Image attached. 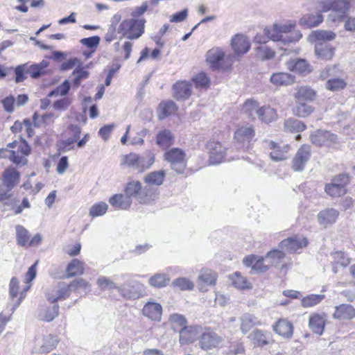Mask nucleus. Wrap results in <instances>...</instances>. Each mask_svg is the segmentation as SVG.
I'll use <instances>...</instances> for the list:
<instances>
[{
  "label": "nucleus",
  "instance_id": "obj_1",
  "mask_svg": "<svg viewBox=\"0 0 355 355\" xmlns=\"http://www.w3.org/2000/svg\"><path fill=\"white\" fill-rule=\"evenodd\" d=\"M37 261H36L28 268L25 276L26 286L23 288L20 287L19 281L17 277H13L11 278L9 283L8 291L9 300L12 306L11 314H12L15 310L19 307V306L26 297L28 291L31 288V282L35 277L37 274Z\"/></svg>",
  "mask_w": 355,
  "mask_h": 355
},
{
  "label": "nucleus",
  "instance_id": "obj_2",
  "mask_svg": "<svg viewBox=\"0 0 355 355\" xmlns=\"http://www.w3.org/2000/svg\"><path fill=\"white\" fill-rule=\"evenodd\" d=\"M295 24L292 23H275L272 26L264 28V34L268 39L284 45L296 43L302 37L299 31H293Z\"/></svg>",
  "mask_w": 355,
  "mask_h": 355
},
{
  "label": "nucleus",
  "instance_id": "obj_3",
  "mask_svg": "<svg viewBox=\"0 0 355 355\" xmlns=\"http://www.w3.org/2000/svg\"><path fill=\"white\" fill-rule=\"evenodd\" d=\"M8 148L5 152L8 153L9 159L17 165H25L27 163L26 157L31 153V147L25 139L14 141L7 146Z\"/></svg>",
  "mask_w": 355,
  "mask_h": 355
},
{
  "label": "nucleus",
  "instance_id": "obj_4",
  "mask_svg": "<svg viewBox=\"0 0 355 355\" xmlns=\"http://www.w3.org/2000/svg\"><path fill=\"white\" fill-rule=\"evenodd\" d=\"M320 8L322 12L331 10L335 12L334 15H329V18L333 21H341L350 8V1L349 0H322Z\"/></svg>",
  "mask_w": 355,
  "mask_h": 355
},
{
  "label": "nucleus",
  "instance_id": "obj_5",
  "mask_svg": "<svg viewBox=\"0 0 355 355\" xmlns=\"http://www.w3.org/2000/svg\"><path fill=\"white\" fill-rule=\"evenodd\" d=\"M145 22L144 19H126L120 24L118 31L129 40L137 39L144 33Z\"/></svg>",
  "mask_w": 355,
  "mask_h": 355
},
{
  "label": "nucleus",
  "instance_id": "obj_6",
  "mask_svg": "<svg viewBox=\"0 0 355 355\" xmlns=\"http://www.w3.org/2000/svg\"><path fill=\"white\" fill-rule=\"evenodd\" d=\"M44 69V61L42 60L38 64H30L28 62L17 66L15 68V82H23L29 74L33 78H37L43 73Z\"/></svg>",
  "mask_w": 355,
  "mask_h": 355
},
{
  "label": "nucleus",
  "instance_id": "obj_7",
  "mask_svg": "<svg viewBox=\"0 0 355 355\" xmlns=\"http://www.w3.org/2000/svg\"><path fill=\"white\" fill-rule=\"evenodd\" d=\"M70 290L65 283H60L55 293L49 297V301L52 304L51 310L46 312V321L53 320L58 315L59 306L56 304L58 300H64L69 296Z\"/></svg>",
  "mask_w": 355,
  "mask_h": 355
},
{
  "label": "nucleus",
  "instance_id": "obj_8",
  "mask_svg": "<svg viewBox=\"0 0 355 355\" xmlns=\"http://www.w3.org/2000/svg\"><path fill=\"white\" fill-rule=\"evenodd\" d=\"M166 161L170 163L171 168L178 173H182L187 166L186 154L178 148H173L164 154Z\"/></svg>",
  "mask_w": 355,
  "mask_h": 355
},
{
  "label": "nucleus",
  "instance_id": "obj_9",
  "mask_svg": "<svg viewBox=\"0 0 355 355\" xmlns=\"http://www.w3.org/2000/svg\"><path fill=\"white\" fill-rule=\"evenodd\" d=\"M199 345L202 349L209 352L225 346V339L214 331L207 330L199 337Z\"/></svg>",
  "mask_w": 355,
  "mask_h": 355
},
{
  "label": "nucleus",
  "instance_id": "obj_10",
  "mask_svg": "<svg viewBox=\"0 0 355 355\" xmlns=\"http://www.w3.org/2000/svg\"><path fill=\"white\" fill-rule=\"evenodd\" d=\"M15 228L17 243L19 246L25 248L36 247L42 243V238L40 234H35L31 238L28 230L23 226L18 225Z\"/></svg>",
  "mask_w": 355,
  "mask_h": 355
},
{
  "label": "nucleus",
  "instance_id": "obj_11",
  "mask_svg": "<svg viewBox=\"0 0 355 355\" xmlns=\"http://www.w3.org/2000/svg\"><path fill=\"white\" fill-rule=\"evenodd\" d=\"M349 182L347 174H340L332 180L331 184L325 186V192L332 197H340L346 193L345 186Z\"/></svg>",
  "mask_w": 355,
  "mask_h": 355
},
{
  "label": "nucleus",
  "instance_id": "obj_12",
  "mask_svg": "<svg viewBox=\"0 0 355 355\" xmlns=\"http://www.w3.org/2000/svg\"><path fill=\"white\" fill-rule=\"evenodd\" d=\"M119 293L127 299H137L140 297L144 292V286L135 281L128 282L118 288Z\"/></svg>",
  "mask_w": 355,
  "mask_h": 355
},
{
  "label": "nucleus",
  "instance_id": "obj_13",
  "mask_svg": "<svg viewBox=\"0 0 355 355\" xmlns=\"http://www.w3.org/2000/svg\"><path fill=\"white\" fill-rule=\"evenodd\" d=\"M311 156V147L309 145H302L297 151L292 161V168L295 171L300 172L304 167Z\"/></svg>",
  "mask_w": 355,
  "mask_h": 355
},
{
  "label": "nucleus",
  "instance_id": "obj_14",
  "mask_svg": "<svg viewBox=\"0 0 355 355\" xmlns=\"http://www.w3.org/2000/svg\"><path fill=\"white\" fill-rule=\"evenodd\" d=\"M307 243L308 241L306 238L302 236H295L282 241L279 247L282 250H285L289 253H294L299 249L305 248Z\"/></svg>",
  "mask_w": 355,
  "mask_h": 355
},
{
  "label": "nucleus",
  "instance_id": "obj_15",
  "mask_svg": "<svg viewBox=\"0 0 355 355\" xmlns=\"http://www.w3.org/2000/svg\"><path fill=\"white\" fill-rule=\"evenodd\" d=\"M310 139L312 144L318 146L330 145L338 142V137L336 135L329 131L322 130H317L311 134Z\"/></svg>",
  "mask_w": 355,
  "mask_h": 355
},
{
  "label": "nucleus",
  "instance_id": "obj_16",
  "mask_svg": "<svg viewBox=\"0 0 355 355\" xmlns=\"http://www.w3.org/2000/svg\"><path fill=\"white\" fill-rule=\"evenodd\" d=\"M10 130L15 135H19L20 140L25 139V138L32 137L35 132L33 129V124L30 119H26L22 121H16L10 127Z\"/></svg>",
  "mask_w": 355,
  "mask_h": 355
},
{
  "label": "nucleus",
  "instance_id": "obj_17",
  "mask_svg": "<svg viewBox=\"0 0 355 355\" xmlns=\"http://www.w3.org/2000/svg\"><path fill=\"white\" fill-rule=\"evenodd\" d=\"M207 150L209 154V162L211 164H218L223 162L225 149L220 143L211 140L206 145Z\"/></svg>",
  "mask_w": 355,
  "mask_h": 355
},
{
  "label": "nucleus",
  "instance_id": "obj_18",
  "mask_svg": "<svg viewBox=\"0 0 355 355\" xmlns=\"http://www.w3.org/2000/svg\"><path fill=\"white\" fill-rule=\"evenodd\" d=\"M248 338L258 347L267 345L273 342L270 332L258 329L253 330L248 335Z\"/></svg>",
  "mask_w": 355,
  "mask_h": 355
},
{
  "label": "nucleus",
  "instance_id": "obj_19",
  "mask_svg": "<svg viewBox=\"0 0 355 355\" xmlns=\"http://www.w3.org/2000/svg\"><path fill=\"white\" fill-rule=\"evenodd\" d=\"M254 137V131L251 126L241 127L234 134L236 141L245 148L248 147V144L250 143Z\"/></svg>",
  "mask_w": 355,
  "mask_h": 355
},
{
  "label": "nucleus",
  "instance_id": "obj_20",
  "mask_svg": "<svg viewBox=\"0 0 355 355\" xmlns=\"http://www.w3.org/2000/svg\"><path fill=\"white\" fill-rule=\"evenodd\" d=\"M338 214V211L332 208L322 210L317 215L318 222L321 226L326 228L335 223Z\"/></svg>",
  "mask_w": 355,
  "mask_h": 355
},
{
  "label": "nucleus",
  "instance_id": "obj_21",
  "mask_svg": "<svg viewBox=\"0 0 355 355\" xmlns=\"http://www.w3.org/2000/svg\"><path fill=\"white\" fill-rule=\"evenodd\" d=\"M3 182L7 190L12 189L19 182V173L12 166L8 167L2 174Z\"/></svg>",
  "mask_w": 355,
  "mask_h": 355
},
{
  "label": "nucleus",
  "instance_id": "obj_22",
  "mask_svg": "<svg viewBox=\"0 0 355 355\" xmlns=\"http://www.w3.org/2000/svg\"><path fill=\"white\" fill-rule=\"evenodd\" d=\"M326 320L324 313H313L310 315L309 326L314 334L320 336L324 331Z\"/></svg>",
  "mask_w": 355,
  "mask_h": 355
},
{
  "label": "nucleus",
  "instance_id": "obj_23",
  "mask_svg": "<svg viewBox=\"0 0 355 355\" xmlns=\"http://www.w3.org/2000/svg\"><path fill=\"white\" fill-rule=\"evenodd\" d=\"M335 49L330 44L319 42L315 45V53L318 59L330 60L334 55Z\"/></svg>",
  "mask_w": 355,
  "mask_h": 355
},
{
  "label": "nucleus",
  "instance_id": "obj_24",
  "mask_svg": "<svg viewBox=\"0 0 355 355\" xmlns=\"http://www.w3.org/2000/svg\"><path fill=\"white\" fill-rule=\"evenodd\" d=\"M162 307L155 302H148L142 309V313L146 317L153 320L159 321L162 317Z\"/></svg>",
  "mask_w": 355,
  "mask_h": 355
},
{
  "label": "nucleus",
  "instance_id": "obj_25",
  "mask_svg": "<svg viewBox=\"0 0 355 355\" xmlns=\"http://www.w3.org/2000/svg\"><path fill=\"white\" fill-rule=\"evenodd\" d=\"M355 317V309L351 304H343L335 307L333 318L340 320H352Z\"/></svg>",
  "mask_w": 355,
  "mask_h": 355
},
{
  "label": "nucleus",
  "instance_id": "obj_26",
  "mask_svg": "<svg viewBox=\"0 0 355 355\" xmlns=\"http://www.w3.org/2000/svg\"><path fill=\"white\" fill-rule=\"evenodd\" d=\"M231 44L235 53L237 55L247 53L250 46L248 38L240 34L236 35L232 39Z\"/></svg>",
  "mask_w": 355,
  "mask_h": 355
},
{
  "label": "nucleus",
  "instance_id": "obj_27",
  "mask_svg": "<svg viewBox=\"0 0 355 355\" xmlns=\"http://www.w3.org/2000/svg\"><path fill=\"white\" fill-rule=\"evenodd\" d=\"M173 88L177 100H185L191 95L192 85L186 81L176 83Z\"/></svg>",
  "mask_w": 355,
  "mask_h": 355
},
{
  "label": "nucleus",
  "instance_id": "obj_28",
  "mask_svg": "<svg viewBox=\"0 0 355 355\" xmlns=\"http://www.w3.org/2000/svg\"><path fill=\"white\" fill-rule=\"evenodd\" d=\"M270 81L277 87L288 86L294 83L295 76L286 72H277L271 75Z\"/></svg>",
  "mask_w": 355,
  "mask_h": 355
},
{
  "label": "nucleus",
  "instance_id": "obj_29",
  "mask_svg": "<svg viewBox=\"0 0 355 355\" xmlns=\"http://www.w3.org/2000/svg\"><path fill=\"white\" fill-rule=\"evenodd\" d=\"M268 146L272 150L270 152V157L275 162L282 161L287 158V154L290 150V146L286 144L283 147H280L273 141L268 143Z\"/></svg>",
  "mask_w": 355,
  "mask_h": 355
},
{
  "label": "nucleus",
  "instance_id": "obj_30",
  "mask_svg": "<svg viewBox=\"0 0 355 355\" xmlns=\"http://www.w3.org/2000/svg\"><path fill=\"white\" fill-rule=\"evenodd\" d=\"M272 327L274 331L282 337L291 338L293 336V324L286 319L279 320Z\"/></svg>",
  "mask_w": 355,
  "mask_h": 355
},
{
  "label": "nucleus",
  "instance_id": "obj_31",
  "mask_svg": "<svg viewBox=\"0 0 355 355\" xmlns=\"http://www.w3.org/2000/svg\"><path fill=\"white\" fill-rule=\"evenodd\" d=\"M224 57L225 53L221 49L212 48L207 53L206 61L211 64L212 68L218 69Z\"/></svg>",
  "mask_w": 355,
  "mask_h": 355
},
{
  "label": "nucleus",
  "instance_id": "obj_32",
  "mask_svg": "<svg viewBox=\"0 0 355 355\" xmlns=\"http://www.w3.org/2000/svg\"><path fill=\"white\" fill-rule=\"evenodd\" d=\"M155 162V155L151 152H148L142 155H137L136 171L142 173L149 168Z\"/></svg>",
  "mask_w": 355,
  "mask_h": 355
},
{
  "label": "nucleus",
  "instance_id": "obj_33",
  "mask_svg": "<svg viewBox=\"0 0 355 355\" xmlns=\"http://www.w3.org/2000/svg\"><path fill=\"white\" fill-rule=\"evenodd\" d=\"M230 279L233 286L239 290H250L252 288V284L247 278L240 272H236L230 275Z\"/></svg>",
  "mask_w": 355,
  "mask_h": 355
},
{
  "label": "nucleus",
  "instance_id": "obj_34",
  "mask_svg": "<svg viewBox=\"0 0 355 355\" xmlns=\"http://www.w3.org/2000/svg\"><path fill=\"white\" fill-rule=\"evenodd\" d=\"M198 337L196 327H184L180 331V342L182 345L193 343Z\"/></svg>",
  "mask_w": 355,
  "mask_h": 355
},
{
  "label": "nucleus",
  "instance_id": "obj_35",
  "mask_svg": "<svg viewBox=\"0 0 355 355\" xmlns=\"http://www.w3.org/2000/svg\"><path fill=\"white\" fill-rule=\"evenodd\" d=\"M241 331L243 334L248 332L254 326L261 324L260 321L253 314L246 313L241 318Z\"/></svg>",
  "mask_w": 355,
  "mask_h": 355
},
{
  "label": "nucleus",
  "instance_id": "obj_36",
  "mask_svg": "<svg viewBox=\"0 0 355 355\" xmlns=\"http://www.w3.org/2000/svg\"><path fill=\"white\" fill-rule=\"evenodd\" d=\"M257 116L261 121L268 123L277 119V113L275 109L270 106H263L257 110Z\"/></svg>",
  "mask_w": 355,
  "mask_h": 355
},
{
  "label": "nucleus",
  "instance_id": "obj_37",
  "mask_svg": "<svg viewBox=\"0 0 355 355\" xmlns=\"http://www.w3.org/2000/svg\"><path fill=\"white\" fill-rule=\"evenodd\" d=\"M177 110L175 103L172 101H163L158 107V119L163 120L169 115L175 113Z\"/></svg>",
  "mask_w": 355,
  "mask_h": 355
},
{
  "label": "nucleus",
  "instance_id": "obj_38",
  "mask_svg": "<svg viewBox=\"0 0 355 355\" xmlns=\"http://www.w3.org/2000/svg\"><path fill=\"white\" fill-rule=\"evenodd\" d=\"M287 65L291 71L300 74H306L310 72V65L304 59L291 60Z\"/></svg>",
  "mask_w": 355,
  "mask_h": 355
},
{
  "label": "nucleus",
  "instance_id": "obj_39",
  "mask_svg": "<svg viewBox=\"0 0 355 355\" xmlns=\"http://www.w3.org/2000/svg\"><path fill=\"white\" fill-rule=\"evenodd\" d=\"M109 202L116 208L126 209L132 204V200L126 195L116 194L109 199Z\"/></svg>",
  "mask_w": 355,
  "mask_h": 355
},
{
  "label": "nucleus",
  "instance_id": "obj_40",
  "mask_svg": "<svg viewBox=\"0 0 355 355\" xmlns=\"http://www.w3.org/2000/svg\"><path fill=\"white\" fill-rule=\"evenodd\" d=\"M313 110L314 108L311 105L302 101H296L295 105L293 109V113L298 117L305 118L309 116Z\"/></svg>",
  "mask_w": 355,
  "mask_h": 355
},
{
  "label": "nucleus",
  "instance_id": "obj_41",
  "mask_svg": "<svg viewBox=\"0 0 355 355\" xmlns=\"http://www.w3.org/2000/svg\"><path fill=\"white\" fill-rule=\"evenodd\" d=\"M174 137L169 130H163L158 132L156 142L162 148H166L173 144Z\"/></svg>",
  "mask_w": 355,
  "mask_h": 355
},
{
  "label": "nucleus",
  "instance_id": "obj_42",
  "mask_svg": "<svg viewBox=\"0 0 355 355\" xmlns=\"http://www.w3.org/2000/svg\"><path fill=\"white\" fill-rule=\"evenodd\" d=\"M316 96L315 92L308 86L300 87L296 93L295 94V98L296 101H312L315 99Z\"/></svg>",
  "mask_w": 355,
  "mask_h": 355
},
{
  "label": "nucleus",
  "instance_id": "obj_43",
  "mask_svg": "<svg viewBox=\"0 0 355 355\" xmlns=\"http://www.w3.org/2000/svg\"><path fill=\"white\" fill-rule=\"evenodd\" d=\"M336 36V33L331 31L317 30L311 34L310 40L317 43L322 41H332Z\"/></svg>",
  "mask_w": 355,
  "mask_h": 355
},
{
  "label": "nucleus",
  "instance_id": "obj_44",
  "mask_svg": "<svg viewBox=\"0 0 355 355\" xmlns=\"http://www.w3.org/2000/svg\"><path fill=\"white\" fill-rule=\"evenodd\" d=\"M323 21V16L320 13L304 15L300 21L301 25L306 27H314L318 26Z\"/></svg>",
  "mask_w": 355,
  "mask_h": 355
},
{
  "label": "nucleus",
  "instance_id": "obj_45",
  "mask_svg": "<svg viewBox=\"0 0 355 355\" xmlns=\"http://www.w3.org/2000/svg\"><path fill=\"white\" fill-rule=\"evenodd\" d=\"M66 272L67 277L81 275L84 272V263L78 259H74L68 264Z\"/></svg>",
  "mask_w": 355,
  "mask_h": 355
},
{
  "label": "nucleus",
  "instance_id": "obj_46",
  "mask_svg": "<svg viewBox=\"0 0 355 355\" xmlns=\"http://www.w3.org/2000/svg\"><path fill=\"white\" fill-rule=\"evenodd\" d=\"M157 196V192L155 189L149 187H144L140 189V191L137 198V200L141 204L148 203L153 200Z\"/></svg>",
  "mask_w": 355,
  "mask_h": 355
},
{
  "label": "nucleus",
  "instance_id": "obj_47",
  "mask_svg": "<svg viewBox=\"0 0 355 355\" xmlns=\"http://www.w3.org/2000/svg\"><path fill=\"white\" fill-rule=\"evenodd\" d=\"M306 125L295 119L289 118L284 121V130L291 132H299L306 129Z\"/></svg>",
  "mask_w": 355,
  "mask_h": 355
},
{
  "label": "nucleus",
  "instance_id": "obj_48",
  "mask_svg": "<svg viewBox=\"0 0 355 355\" xmlns=\"http://www.w3.org/2000/svg\"><path fill=\"white\" fill-rule=\"evenodd\" d=\"M217 278V273L208 268H202L198 277L199 280L209 286L215 285Z\"/></svg>",
  "mask_w": 355,
  "mask_h": 355
},
{
  "label": "nucleus",
  "instance_id": "obj_49",
  "mask_svg": "<svg viewBox=\"0 0 355 355\" xmlns=\"http://www.w3.org/2000/svg\"><path fill=\"white\" fill-rule=\"evenodd\" d=\"M165 175L166 173L163 170L153 171L145 176L144 181L149 185L159 186L163 183Z\"/></svg>",
  "mask_w": 355,
  "mask_h": 355
},
{
  "label": "nucleus",
  "instance_id": "obj_50",
  "mask_svg": "<svg viewBox=\"0 0 355 355\" xmlns=\"http://www.w3.org/2000/svg\"><path fill=\"white\" fill-rule=\"evenodd\" d=\"M325 297L323 294H311L304 297L301 300L302 306L309 308L320 304Z\"/></svg>",
  "mask_w": 355,
  "mask_h": 355
},
{
  "label": "nucleus",
  "instance_id": "obj_51",
  "mask_svg": "<svg viewBox=\"0 0 355 355\" xmlns=\"http://www.w3.org/2000/svg\"><path fill=\"white\" fill-rule=\"evenodd\" d=\"M284 257L285 253L282 250H272L266 254V260L270 266H277Z\"/></svg>",
  "mask_w": 355,
  "mask_h": 355
},
{
  "label": "nucleus",
  "instance_id": "obj_52",
  "mask_svg": "<svg viewBox=\"0 0 355 355\" xmlns=\"http://www.w3.org/2000/svg\"><path fill=\"white\" fill-rule=\"evenodd\" d=\"M169 281L170 279L166 274L158 273L152 276L149 279L148 282L153 287L161 288L168 285Z\"/></svg>",
  "mask_w": 355,
  "mask_h": 355
},
{
  "label": "nucleus",
  "instance_id": "obj_53",
  "mask_svg": "<svg viewBox=\"0 0 355 355\" xmlns=\"http://www.w3.org/2000/svg\"><path fill=\"white\" fill-rule=\"evenodd\" d=\"M346 85V82L342 78H331L326 83V88L332 92L343 89Z\"/></svg>",
  "mask_w": 355,
  "mask_h": 355
},
{
  "label": "nucleus",
  "instance_id": "obj_54",
  "mask_svg": "<svg viewBox=\"0 0 355 355\" xmlns=\"http://www.w3.org/2000/svg\"><path fill=\"white\" fill-rule=\"evenodd\" d=\"M141 189V185L139 181L130 182L125 187V195L126 196H129L130 199L132 197H134L135 199H137Z\"/></svg>",
  "mask_w": 355,
  "mask_h": 355
},
{
  "label": "nucleus",
  "instance_id": "obj_55",
  "mask_svg": "<svg viewBox=\"0 0 355 355\" xmlns=\"http://www.w3.org/2000/svg\"><path fill=\"white\" fill-rule=\"evenodd\" d=\"M107 208L108 205L104 202L95 203L89 209V215L92 217L103 216L106 213Z\"/></svg>",
  "mask_w": 355,
  "mask_h": 355
},
{
  "label": "nucleus",
  "instance_id": "obj_56",
  "mask_svg": "<svg viewBox=\"0 0 355 355\" xmlns=\"http://www.w3.org/2000/svg\"><path fill=\"white\" fill-rule=\"evenodd\" d=\"M71 291H76L78 290L87 291L89 289V284L82 278L76 279L71 282L69 284H67Z\"/></svg>",
  "mask_w": 355,
  "mask_h": 355
},
{
  "label": "nucleus",
  "instance_id": "obj_57",
  "mask_svg": "<svg viewBox=\"0 0 355 355\" xmlns=\"http://www.w3.org/2000/svg\"><path fill=\"white\" fill-rule=\"evenodd\" d=\"M89 72L83 68H76L72 73L73 84L76 87L79 86L83 80H85L89 77Z\"/></svg>",
  "mask_w": 355,
  "mask_h": 355
},
{
  "label": "nucleus",
  "instance_id": "obj_58",
  "mask_svg": "<svg viewBox=\"0 0 355 355\" xmlns=\"http://www.w3.org/2000/svg\"><path fill=\"white\" fill-rule=\"evenodd\" d=\"M257 55L262 60H269L275 56V53L266 46L260 45L257 47Z\"/></svg>",
  "mask_w": 355,
  "mask_h": 355
},
{
  "label": "nucleus",
  "instance_id": "obj_59",
  "mask_svg": "<svg viewBox=\"0 0 355 355\" xmlns=\"http://www.w3.org/2000/svg\"><path fill=\"white\" fill-rule=\"evenodd\" d=\"M70 89V83L68 80H64L62 84L57 87L55 89L49 92L48 96L49 97L53 96H64L66 95Z\"/></svg>",
  "mask_w": 355,
  "mask_h": 355
},
{
  "label": "nucleus",
  "instance_id": "obj_60",
  "mask_svg": "<svg viewBox=\"0 0 355 355\" xmlns=\"http://www.w3.org/2000/svg\"><path fill=\"white\" fill-rule=\"evenodd\" d=\"M259 105L257 101L252 99H248L243 104L242 111L244 113L248 114L249 116H252L254 112L257 114V110H259Z\"/></svg>",
  "mask_w": 355,
  "mask_h": 355
},
{
  "label": "nucleus",
  "instance_id": "obj_61",
  "mask_svg": "<svg viewBox=\"0 0 355 355\" xmlns=\"http://www.w3.org/2000/svg\"><path fill=\"white\" fill-rule=\"evenodd\" d=\"M269 268V266L264 263V258L262 257H258L255 260L254 263L252 265L251 273H261L266 272Z\"/></svg>",
  "mask_w": 355,
  "mask_h": 355
},
{
  "label": "nucleus",
  "instance_id": "obj_62",
  "mask_svg": "<svg viewBox=\"0 0 355 355\" xmlns=\"http://www.w3.org/2000/svg\"><path fill=\"white\" fill-rule=\"evenodd\" d=\"M173 285L182 291L191 290L194 286L193 283L185 277H180L175 279L173 282Z\"/></svg>",
  "mask_w": 355,
  "mask_h": 355
},
{
  "label": "nucleus",
  "instance_id": "obj_63",
  "mask_svg": "<svg viewBox=\"0 0 355 355\" xmlns=\"http://www.w3.org/2000/svg\"><path fill=\"white\" fill-rule=\"evenodd\" d=\"M137 160V154L131 153L122 157L121 164L122 166L133 168L135 170H136Z\"/></svg>",
  "mask_w": 355,
  "mask_h": 355
},
{
  "label": "nucleus",
  "instance_id": "obj_64",
  "mask_svg": "<svg viewBox=\"0 0 355 355\" xmlns=\"http://www.w3.org/2000/svg\"><path fill=\"white\" fill-rule=\"evenodd\" d=\"M97 284L102 290H111L113 288L118 290L119 287L117 286L113 281L106 277H99L97 280Z\"/></svg>",
  "mask_w": 355,
  "mask_h": 355
}]
</instances>
